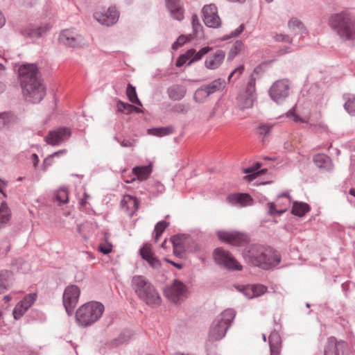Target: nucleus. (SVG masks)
<instances>
[{"label": "nucleus", "instance_id": "39448f33", "mask_svg": "<svg viewBox=\"0 0 355 355\" xmlns=\"http://www.w3.org/2000/svg\"><path fill=\"white\" fill-rule=\"evenodd\" d=\"M235 315L233 309H228L223 311L213 322L209 332V338L214 341L223 338Z\"/></svg>", "mask_w": 355, "mask_h": 355}, {"label": "nucleus", "instance_id": "13d9d810", "mask_svg": "<svg viewBox=\"0 0 355 355\" xmlns=\"http://www.w3.org/2000/svg\"><path fill=\"white\" fill-rule=\"evenodd\" d=\"M191 23L193 26V31L197 32L200 28H201V24L199 22L198 17L196 15H193L191 18Z\"/></svg>", "mask_w": 355, "mask_h": 355}, {"label": "nucleus", "instance_id": "1a4fd4ad", "mask_svg": "<svg viewBox=\"0 0 355 355\" xmlns=\"http://www.w3.org/2000/svg\"><path fill=\"white\" fill-rule=\"evenodd\" d=\"M269 93L274 101L279 103L284 101L289 94L288 80L282 79L277 80L271 86Z\"/></svg>", "mask_w": 355, "mask_h": 355}, {"label": "nucleus", "instance_id": "f3484780", "mask_svg": "<svg viewBox=\"0 0 355 355\" xmlns=\"http://www.w3.org/2000/svg\"><path fill=\"white\" fill-rule=\"evenodd\" d=\"M94 18L101 24L112 26L119 18V15L114 8H109L105 12L97 11L94 13Z\"/></svg>", "mask_w": 355, "mask_h": 355}, {"label": "nucleus", "instance_id": "09e8293b", "mask_svg": "<svg viewBox=\"0 0 355 355\" xmlns=\"http://www.w3.org/2000/svg\"><path fill=\"white\" fill-rule=\"evenodd\" d=\"M190 39L189 37L185 35H180L178 40L173 44V49H178L179 47L184 45L187 41H189Z\"/></svg>", "mask_w": 355, "mask_h": 355}, {"label": "nucleus", "instance_id": "8fccbe9b", "mask_svg": "<svg viewBox=\"0 0 355 355\" xmlns=\"http://www.w3.org/2000/svg\"><path fill=\"white\" fill-rule=\"evenodd\" d=\"M254 294H255V297H257L263 293H265L267 291V288L261 284H254Z\"/></svg>", "mask_w": 355, "mask_h": 355}, {"label": "nucleus", "instance_id": "bb28decb", "mask_svg": "<svg viewBox=\"0 0 355 355\" xmlns=\"http://www.w3.org/2000/svg\"><path fill=\"white\" fill-rule=\"evenodd\" d=\"M187 89L182 85H173L168 90V94L172 100L179 101L181 100L186 94Z\"/></svg>", "mask_w": 355, "mask_h": 355}, {"label": "nucleus", "instance_id": "c756f323", "mask_svg": "<svg viewBox=\"0 0 355 355\" xmlns=\"http://www.w3.org/2000/svg\"><path fill=\"white\" fill-rule=\"evenodd\" d=\"M16 121V116L11 113H2L0 114V128H8Z\"/></svg>", "mask_w": 355, "mask_h": 355}, {"label": "nucleus", "instance_id": "6e6552de", "mask_svg": "<svg viewBox=\"0 0 355 355\" xmlns=\"http://www.w3.org/2000/svg\"><path fill=\"white\" fill-rule=\"evenodd\" d=\"M214 258L218 264L223 266L226 268L237 270H240L242 268V266L229 252L222 248H217L214 250Z\"/></svg>", "mask_w": 355, "mask_h": 355}, {"label": "nucleus", "instance_id": "f03ea898", "mask_svg": "<svg viewBox=\"0 0 355 355\" xmlns=\"http://www.w3.org/2000/svg\"><path fill=\"white\" fill-rule=\"evenodd\" d=\"M244 257L252 265L263 267L276 266L280 262V256L275 250L257 244L250 246Z\"/></svg>", "mask_w": 355, "mask_h": 355}, {"label": "nucleus", "instance_id": "393cba45", "mask_svg": "<svg viewBox=\"0 0 355 355\" xmlns=\"http://www.w3.org/2000/svg\"><path fill=\"white\" fill-rule=\"evenodd\" d=\"M225 53L222 50H217L214 55L207 58L205 62V67L209 69H216L223 63Z\"/></svg>", "mask_w": 355, "mask_h": 355}, {"label": "nucleus", "instance_id": "37998d69", "mask_svg": "<svg viewBox=\"0 0 355 355\" xmlns=\"http://www.w3.org/2000/svg\"><path fill=\"white\" fill-rule=\"evenodd\" d=\"M344 107L349 114L355 115V96L349 98Z\"/></svg>", "mask_w": 355, "mask_h": 355}, {"label": "nucleus", "instance_id": "a211bd4d", "mask_svg": "<svg viewBox=\"0 0 355 355\" xmlns=\"http://www.w3.org/2000/svg\"><path fill=\"white\" fill-rule=\"evenodd\" d=\"M345 348L346 343L345 342H338L335 338L331 337L328 339L324 355H346Z\"/></svg>", "mask_w": 355, "mask_h": 355}, {"label": "nucleus", "instance_id": "4be33fe9", "mask_svg": "<svg viewBox=\"0 0 355 355\" xmlns=\"http://www.w3.org/2000/svg\"><path fill=\"white\" fill-rule=\"evenodd\" d=\"M140 254L141 257L146 260L149 265L154 268H159L161 266L160 261L154 256L152 247L150 244H145L140 249Z\"/></svg>", "mask_w": 355, "mask_h": 355}, {"label": "nucleus", "instance_id": "79ce46f5", "mask_svg": "<svg viewBox=\"0 0 355 355\" xmlns=\"http://www.w3.org/2000/svg\"><path fill=\"white\" fill-rule=\"evenodd\" d=\"M186 239L187 237L184 235H175L171 239L168 243L172 246L184 245Z\"/></svg>", "mask_w": 355, "mask_h": 355}, {"label": "nucleus", "instance_id": "052dcab7", "mask_svg": "<svg viewBox=\"0 0 355 355\" xmlns=\"http://www.w3.org/2000/svg\"><path fill=\"white\" fill-rule=\"evenodd\" d=\"M188 60L187 58L184 54L180 55L177 59L175 65L178 67H182Z\"/></svg>", "mask_w": 355, "mask_h": 355}, {"label": "nucleus", "instance_id": "9b49d317", "mask_svg": "<svg viewBox=\"0 0 355 355\" xmlns=\"http://www.w3.org/2000/svg\"><path fill=\"white\" fill-rule=\"evenodd\" d=\"M203 21L206 26L210 28H218L221 24V20L218 15L217 8L214 4L205 6L202 8Z\"/></svg>", "mask_w": 355, "mask_h": 355}, {"label": "nucleus", "instance_id": "9d476101", "mask_svg": "<svg viewBox=\"0 0 355 355\" xmlns=\"http://www.w3.org/2000/svg\"><path fill=\"white\" fill-rule=\"evenodd\" d=\"M186 292L187 288L185 285L178 280H175L173 283L164 291L166 297L175 303H178L182 300L185 297Z\"/></svg>", "mask_w": 355, "mask_h": 355}, {"label": "nucleus", "instance_id": "423d86ee", "mask_svg": "<svg viewBox=\"0 0 355 355\" xmlns=\"http://www.w3.org/2000/svg\"><path fill=\"white\" fill-rule=\"evenodd\" d=\"M255 98V80L251 78L245 90L237 97V105L242 110L250 108L253 105Z\"/></svg>", "mask_w": 355, "mask_h": 355}, {"label": "nucleus", "instance_id": "dca6fc26", "mask_svg": "<svg viewBox=\"0 0 355 355\" xmlns=\"http://www.w3.org/2000/svg\"><path fill=\"white\" fill-rule=\"evenodd\" d=\"M71 136V131L66 128H60L58 130L50 131L45 137L46 142L51 146L59 145Z\"/></svg>", "mask_w": 355, "mask_h": 355}, {"label": "nucleus", "instance_id": "a19ab883", "mask_svg": "<svg viewBox=\"0 0 355 355\" xmlns=\"http://www.w3.org/2000/svg\"><path fill=\"white\" fill-rule=\"evenodd\" d=\"M117 110L128 114L132 112L133 105L119 101L116 104Z\"/></svg>", "mask_w": 355, "mask_h": 355}, {"label": "nucleus", "instance_id": "4468645a", "mask_svg": "<svg viewBox=\"0 0 355 355\" xmlns=\"http://www.w3.org/2000/svg\"><path fill=\"white\" fill-rule=\"evenodd\" d=\"M291 200L287 195L279 196L275 202L267 204L268 214L271 216L281 215L288 209Z\"/></svg>", "mask_w": 355, "mask_h": 355}, {"label": "nucleus", "instance_id": "c85d7f7f", "mask_svg": "<svg viewBox=\"0 0 355 355\" xmlns=\"http://www.w3.org/2000/svg\"><path fill=\"white\" fill-rule=\"evenodd\" d=\"M310 210V207L308 204L304 202H295L293 203L292 208V213L294 215L302 217L306 214V213L309 212Z\"/></svg>", "mask_w": 355, "mask_h": 355}, {"label": "nucleus", "instance_id": "774afa93", "mask_svg": "<svg viewBox=\"0 0 355 355\" xmlns=\"http://www.w3.org/2000/svg\"><path fill=\"white\" fill-rule=\"evenodd\" d=\"M164 261L168 262V263H170L171 265H173V266H175L178 269H182V267H183V266L182 264L178 263H175V262L168 259L167 258H164Z\"/></svg>", "mask_w": 355, "mask_h": 355}, {"label": "nucleus", "instance_id": "bf43d9fd", "mask_svg": "<svg viewBox=\"0 0 355 355\" xmlns=\"http://www.w3.org/2000/svg\"><path fill=\"white\" fill-rule=\"evenodd\" d=\"M173 254L177 257H180L185 250L184 245L173 246Z\"/></svg>", "mask_w": 355, "mask_h": 355}, {"label": "nucleus", "instance_id": "338daca9", "mask_svg": "<svg viewBox=\"0 0 355 355\" xmlns=\"http://www.w3.org/2000/svg\"><path fill=\"white\" fill-rule=\"evenodd\" d=\"M89 198V196L86 193H84L83 198L80 200V205L85 207L87 204V200Z\"/></svg>", "mask_w": 355, "mask_h": 355}, {"label": "nucleus", "instance_id": "3c124183", "mask_svg": "<svg viewBox=\"0 0 355 355\" xmlns=\"http://www.w3.org/2000/svg\"><path fill=\"white\" fill-rule=\"evenodd\" d=\"M254 286L253 285H248L245 286L242 291L243 294L249 299L256 297L255 294H254Z\"/></svg>", "mask_w": 355, "mask_h": 355}, {"label": "nucleus", "instance_id": "f704fd0d", "mask_svg": "<svg viewBox=\"0 0 355 355\" xmlns=\"http://www.w3.org/2000/svg\"><path fill=\"white\" fill-rule=\"evenodd\" d=\"M261 164L259 163H257L254 166L249 167L244 169V173L248 174L245 176V179L249 181L254 179L258 175L261 173L260 171L257 172V170L260 168Z\"/></svg>", "mask_w": 355, "mask_h": 355}, {"label": "nucleus", "instance_id": "cd10ccee", "mask_svg": "<svg viewBox=\"0 0 355 355\" xmlns=\"http://www.w3.org/2000/svg\"><path fill=\"white\" fill-rule=\"evenodd\" d=\"M134 175L140 180H146L151 173V166H137L132 169Z\"/></svg>", "mask_w": 355, "mask_h": 355}, {"label": "nucleus", "instance_id": "f257e3e1", "mask_svg": "<svg viewBox=\"0 0 355 355\" xmlns=\"http://www.w3.org/2000/svg\"><path fill=\"white\" fill-rule=\"evenodd\" d=\"M19 75L24 94L33 103L40 102L45 95V90L37 67L33 64H23L19 69Z\"/></svg>", "mask_w": 355, "mask_h": 355}, {"label": "nucleus", "instance_id": "b1692460", "mask_svg": "<svg viewBox=\"0 0 355 355\" xmlns=\"http://www.w3.org/2000/svg\"><path fill=\"white\" fill-rule=\"evenodd\" d=\"M166 6L173 18L181 21L184 18V9L180 0H165Z\"/></svg>", "mask_w": 355, "mask_h": 355}, {"label": "nucleus", "instance_id": "0e129e2a", "mask_svg": "<svg viewBox=\"0 0 355 355\" xmlns=\"http://www.w3.org/2000/svg\"><path fill=\"white\" fill-rule=\"evenodd\" d=\"M135 144V140H123L121 142L123 147H133Z\"/></svg>", "mask_w": 355, "mask_h": 355}, {"label": "nucleus", "instance_id": "c9c22d12", "mask_svg": "<svg viewBox=\"0 0 355 355\" xmlns=\"http://www.w3.org/2000/svg\"><path fill=\"white\" fill-rule=\"evenodd\" d=\"M10 217V211L5 202L0 207V225L6 223Z\"/></svg>", "mask_w": 355, "mask_h": 355}, {"label": "nucleus", "instance_id": "f8f14e48", "mask_svg": "<svg viewBox=\"0 0 355 355\" xmlns=\"http://www.w3.org/2000/svg\"><path fill=\"white\" fill-rule=\"evenodd\" d=\"M59 41L65 46L78 47L83 44L84 40L73 30L66 29L60 34Z\"/></svg>", "mask_w": 355, "mask_h": 355}, {"label": "nucleus", "instance_id": "a18cd8bd", "mask_svg": "<svg viewBox=\"0 0 355 355\" xmlns=\"http://www.w3.org/2000/svg\"><path fill=\"white\" fill-rule=\"evenodd\" d=\"M98 250L103 254H107L112 252V245L107 241L106 238L105 241L99 245Z\"/></svg>", "mask_w": 355, "mask_h": 355}, {"label": "nucleus", "instance_id": "ea45409f", "mask_svg": "<svg viewBox=\"0 0 355 355\" xmlns=\"http://www.w3.org/2000/svg\"><path fill=\"white\" fill-rule=\"evenodd\" d=\"M56 200L60 204H65L68 202L69 195L68 191L66 189H60L57 191Z\"/></svg>", "mask_w": 355, "mask_h": 355}, {"label": "nucleus", "instance_id": "6e6d98bb", "mask_svg": "<svg viewBox=\"0 0 355 355\" xmlns=\"http://www.w3.org/2000/svg\"><path fill=\"white\" fill-rule=\"evenodd\" d=\"M287 116L288 117H291L294 121L295 122H301V123H306V121L299 116L296 115L294 110H290Z\"/></svg>", "mask_w": 355, "mask_h": 355}, {"label": "nucleus", "instance_id": "5701e85b", "mask_svg": "<svg viewBox=\"0 0 355 355\" xmlns=\"http://www.w3.org/2000/svg\"><path fill=\"white\" fill-rule=\"evenodd\" d=\"M147 288L144 295H142L139 299L149 306H159L161 304V297L155 288L152 286Z\"/></svg>", "mask_w": 355, "mask_h": 355}, {"label": "nucleus", "instance_id": "49530a36", "mask_svg": "<svg viewBox=\"0 0 355 355\" xmlns=\"http://www.w3.org/2000/svg\"><path fill=\"white\" fill-rule=\"evenodd\" d=\"M288 28L293 32L302 28V23L297 19H291L288 21Z\"/></svg>", "mask_w": 355, "mask_h": 355}, {"label": "nucleus", "instance_id": "5fc2aeb1", "mask_svg": "<svg viewBox=\"0 0 355 355\" xmlns=\"http://www.w3.org/2000/svg\"><path fill=\"white\" fill-rule=\"evenodd\" d=\"M168 223L164 220L157 223L155 227V232L163 233L165 229L168 227Z\"/></svg>", "mask_w": 355, "mask_h": 355}, {"label": "nucleus", "instance_id": "412c9836", "mask_svg": "<svg viewBox=\"0 0 355 355\" xmlns=\"http://www.w3.org/2000/svg\"><path fill=\"white\" fill-rule=\"evenodd\" d=\"M121 206L127 214L132 216L137 211L139 207V201L135 196L125 195L121 201Z\"/></svg>", "mask_w": 355, "mask_h": 355}, {"label": "nucleus", "instance_id": "e433bc0d", "mask_svg": "<svg viewBox=\"0 0 355 355\" xmlns=\"http://www.w3.org/2000/svg\"><path fill=\"white\" fill-rule=\"evenodd\" d=\"M225 86V82L221 79H217L206 86L210 94L223 89Z\"/></svg>", "mask_w": 355, "mask_h": 355}, {"label": "nucleus", "instance_id": "aec40b11", "mask_svg": "<svg viewBox=\"0 0 355 355\" xmlns=\"http://www.w3.org/2000/svg\"><path fill=\"white\" fill-rule=\"evenodd\" d=\"M153 285L144 276L136 275L132 277V286L135 293L139 298L144 295L147 288L151 287Z\"/></svg>", "mask_w": 355, "mask_h": 355}, {"label": "nucleus", "instance_id": "ddd939ff", "mask_svg": "<svg viewBox=\"0 0 355 355\" xmlns=\"http://www.w3.org/2000/svg\"><path fill=\"white\" fill-rule=\"evenodd\" d=\"M218 236L220 240L232 245H243L248 241V237L245 234L234 231L218 232Z\"/></svg>", "mask_w": 355, "mask_h": 355}, {"label": "nucleus", "instance_id": "4c0bfd02", "mask_svg": "<svg viewBox=\"0 0 355 355\" xmlns=\"http://www.w3.org/2000/svg\"><path fill=\"white\" fill-rule=\"evenodd\" d=\"M243 49L244 44L243 42L240 40L235 42L230 49L229 55L230 58H234L236 55L241 53Z\"/></svg>", "mask_w": 355, "mask_h": 355}, {"label": "nucleus", "instance_id": "7c9ffc66", "mask_svg": "<svg viewBox=\"0 0 355 355\" xmlns=\"http://www.w3.org/2000/svg\"><path fill=\"white\" fill-rule=\"evenodd\" d=\"M12 272L8 270L0 271V293H3L9 286Z\"/></svg>", "mask_w": 355, "mask_h": 355}, {"label": "nucleus", "instance_id": "58836bf2", "mask_svg": "<svg viewBox=\"0 0 355 355\" xmlns=\"http://www.w3.org/2000/svg\"><path fill=\"white\" fill-rule=\"evenodd\" d=\"M211 50V48L210 47H204V48H202L199 51H196L195 50V55H194V57L189 62L188 64L190 65L193 62H196V61H198L200 60H201V58L205 55H206L207 53H208Z\"/></svg>", "mask_w": 355, "mask_h": 355}, {"label": "nucleus", "instance_id": "20e7f679", "mask_svg": "<svg viewBox=\"0 0 355 355\" xmlns=\"http://www.w3.org/2000/svg\"><path fill=\"white\" fill-rule=\"evenodd\" d=\"M104 309L103 304L98 302H89L81 305L76 312L78 324L83 327L93 324L102 316Z\"/></svg>", "mask_w": 355, "mask_h": 355}, {"label": "nucleus", "instance_id": "6ab92c4d", "mask_svg": "<svg viewBox=\"0 0 355 355\" xmlns=\"http://www.w3.org/2000/svg\"><path fill=\"white\" fill-rule=\"evenodd\" d=\"M227 202L234 206L246 207L252 205L253 200L248 193H231L227 196Z\"/></svg>", "mask_w": 355, "mask_h": 355}, {"label": "nucleus", "instance_id": "de8ad7c7", "mask_svg": "<svg viewBox=\"0 0 355 355\" xmlns=\"http://www.w3.org/2000/svg\"><path fill=\"white\" fill-rule=\"evenodd\" d=\"M313 161L318 167L322 168L327 161V157L324 155L318 154L314 156Z\"/></svg>", "mask_w": 355, "mask_h": 355}, {"label": "nucleus", "instance_id": "4d7b16f0", "mask_svg": "<svg viewBox=\"0 0 355 355\" xmlns=\"http://www.w3.org/2000/svg\"><path fill=\"white\" fill-rule=\"evenodd\" d=\"M49 28V26H45L44 28H40L37 30H33L31 33H29V35L31 37H40L42 34Z\"/></svg>", "mask_w": 355, "mask_h": 355}, {"label": "nucleus", "instance_id": "2eb2a0df", "mask_svg": "<svg viewBox=\"0 0 355 355\" xmlns=\"http://www.w3.org/2000/svg\"><path fill=\"white\" fill-rule=\"evenodd\" d=\"M37 295L30 293L26 295L24 299L18 302L13 309V316L15 320L21 318L27 310L34 304L36 300Z\"/></svg>", "mask_w": 355, "mask_h": 355}, {"label": "nucleus", "instance_id": "c03bdc74", "mask_svg": "<svg viewBox=\"0 0 355 355\" xmlns=\"http://www.w3.org/2000/svg\"><path fill=\"white\" fill-rule=\"evenodd\" d=\"M245 67L243 64L239 65L234 70H233L230 76H228V81L230 82L232 78H234L235 80L238 79L241 75L243 73L244 71Z\"/></svg>", "mask_w": 355, "mask_h": 355}, {"label": "nucleus", "instance_id": "680f3d73", "mask_svg": "<svg viewBox=\"0 0 355 355\" xmlns=\"http://www.w3.org/2000/svg\"><path fill=\"white\" fill-rule=\"evenodd\" d=\"M244 24H241L239 27H238L236 29H235L234 31L232 32L230 34L231 37H236L239 35L244 30Z\"/></svg>", "mask_w": 355, "mask_h": 355}, {"label": "nucleus", "instance_id": "473e14b6", "mask_svg": "<svg viewBox=\"0 0 355 355\" xmlns=\"http://www.w3.org/2000/svg\"><path fill=\"white\" fill-rule=\"evenodd\" d=\"M126 94L129 99V101L132 103L138 105L139 106H142V103L140 100L138 98L135 87H133L131 84H128L126 89Z\"/></svg>", "mask_w": 355, "mask_h": 355}, {"label": "nucleus", "instance_id": "e2e57ef3", "mask_svg": "<svg viewBox=\"0 0 355 355\" xmlns=\"http://www.w3.org/2000/svg\"><path fill=\"white\" fill-rule=\"evenodd\" d=\"M174 110L177 112L185 113L187 111V108L184 105L178 104L174 107Z\"/></svg>", "mask_w": 355, "mask_h": 355}, {"label": "nucleus", "instance_id": "a878e982", "mask_svg": "<svg viewBox=\"0 0 355 355\" xmlns=\"http://www.w3.org/2000/svg\"><path fill=\"white\" fill-rule=\"evenodd\" d=\"M270 355H280L281 338L277 333H272L269 336Z\"/></svg>", "mask_w": 355, "mask_h": 355}, {"label": "nucleus", "instance_id": "2f4dec72", "mask_svg": "<svg viewBox=\"0 0 355 355\" xmlns=\"http://www.w3.org/2000/svg\"><path fill=\"white\" fill-rule=\"evenodd\" d=\"M173 132L172 127L155 128L148 130V133L157 137H163L171 135Z\"/></svg>", "mask_w": 355, "mask_h": 355}, {"label": "nucleus", "instance_id": "69168bd1", "mask_svg": "<svg viewBox=\"0 0 355 355\" xmlns=\"http://www.w3.org/2000/svg\"><path fill=\"white\" fill-rule=\"evenodd\" d=\"M188 60L190 59V60L194 57L195 55V49H191L186 51L185 53H184Z\"/></svg>", "mask_w": 355, "mask_h": 355}, {"label": "nucleus", "instance_id": "864d4df0", "mask_svg": "<svg viewBox=\"0 0 355 355\" xmlns=\"http://www.w3.org/2000/svg\"><path fill=\"white\" fill-rule=\"evenodd\" d=\"M274 38L277 42H284L286 43L292 42V39L288 35H284L282 33L276 34L274 36Z\"/></svg>", "mask_w": 355, "mask_h": 355}, {"label": "nucleus", "instance_id": "7ed1b4c3", "mask_svg": "<svg viewBox=\"0 0 355 355\" xmlns=\"http://www.w3.org/2000/svg\"><path fill=\"white\" fill-rule=\"evenodd\" d=\"M329 25L345 40L355 39V19L349 13L334 14L329 19Z\"/></svg>", "mask_w": 355, "mask_h": 355}, {"label": "nucleus", "instance_id": "603ef678", "mask_svg": "<svg viewBox=\"0 0 355 355\" xmlns=\"http://www.w3.org/2000/svg\"><path fill=\"white\" fill-rule=\"evenodd\" d=\"M272 128V125L261 124L259 126V128H258L259 134L261 135L266 136V135H267V134H268L270 132Z\"/></svg>", "mask_w": 355, "mask_h": 355}, {"label": "nucleus", "instance_id": "0eeeda50", "mask_svg": "<svg viewBox=\"0 0 355 355\" xmlns=\"http://www.w3.org/2000/svg\"><path fill=\"white\" fill-rule=\"evenodd\" d=\"M80 295V288L76 285H70L64 289L62 301L68 315H71Z\"/></svg>", "mask_w": 355, "mask_h": 355}, {"label": "nucleus", "instance_id": "72a5a7b5", "mask_svg": "<svg viewBox=\"0 0 355 355\" xmlns=\"http://www.w3.org/2000/svg\"><path fill=\"white\" fill-rule=\"evenodd\" d=\"M210 92L206 87L197 89L194 94V100L198 103H202L210 95Z\"/></svg>", "mask_w": 355, "mask_h": 355}]
</instances>
